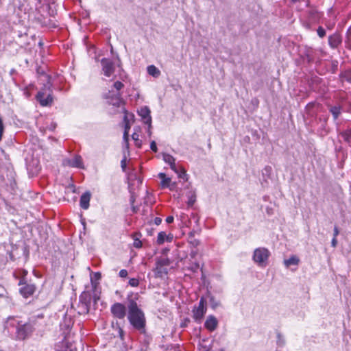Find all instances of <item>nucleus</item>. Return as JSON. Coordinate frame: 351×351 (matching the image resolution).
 <instances>
[{
	"label": "nucleus",
	"instance_id": "11",
	"mask_svg": "<svg viewBox=\"0 0 351 351\" xmlns=\"http://www.w3.org/2000/svg\"><path fill=\"white\" fill-rule=\"evenodd\" d=\"M64 166L84 169L82 158L80 155H75L72 159H65L63 161Z\"/></svg>",
	"mask_w": 351,
	"mask_h": 351
},
{
	"label": "nucleus",
	"instance_id": "37",
	"mask_svg": "<svg viewBox=\"0 0 351 351\" xmlns=\"http://www.w3.org/2000/svg\"><path fill=\"white\" fill-rule=\"evenodd\" d=\"M173 221V217H172V216H168V217L166 218V222H167V223H171Z\"/></svg>",
	"mask_w": 351,
	"mask_h": 351
},
{
	"label": "nucleus",
	"instance_id": "1",
	"mask_svg": "<svg viewBox=\"0 0 351 351\" xmlns=\"http://www.w3.org/2000/svg\"><path fill=\"white\" fill-rule=\"evenodd\" d=\"M128 319L130 324L138 330H143L145 326V317L143 311L138 308L137 303L130 300L128 304Z\"/></svg>",
	"mask_w": 351,
	"mask_h": 351
},
{
	"label": "nucleus",
	"instance_id": "45",
	"mask_svg": "<svg viewBox=\"0 0 351 351\" xmlns=\"http://www.w3.org/2000/svg\"><path fill=\"white\" fill-rule=\"evenodd\" d=\"M332 27H333V25H329V26H328V28H330V29H332Z\"/></svg>",
	"mask_w": 351,
	"mask_h": 351
},
{
	"label": "nucleus",
	"instance_id": "27",
	"mask_svg": "<svg viewBox=\"0 0 351 351\" xmlns=\"http://www.w3.org/2000/svg\"><path fill=\"white\" fill-rule=\"evenodd\" d=\"M166 237H167V234L165 232H160L158 234L157 243L159 245L162 244L165 242Z\"/></svg>",
	"mask_w": 351,
	"mask_h": 351
},
{
	"label": "nucleus",
	"instance_id": "38",
	"mask_svg": "<svg viewBox=\"0 0 351 351\" xmlns=\"http://www.w3.org/2000/svg\"><path fill=\"white\" fill-rule=\"evenodd\" d=\"M339 234V232L338 228L337 226H335L334 228L333 237L337 238V237L338 236Z\"/></svg>",
	"mask_w": 351,
	"mask_h": 351
},
{
	"label": "nucleus",
	"instance_id": "46",
	"mask_svg": "<svg viewBox=\"0 0 351 351\" xmlns=\"http://www.w3.org/2000/svg\"><path fill=\"white\" fill-rule=\"evenodd\" d=\"M332 27H333V25H329V26H328V28H330V29H332Z\"/></svg>",
	"mask_w": 351,
	"mask_h": 351
},
{
	"label": "nucleus",
	"instance_id": "43",
	"mask_svg": "<svg viewBox=\"0 0 351 351\" xmlns=\"http://www.w3.org/2000/svg\"><path fill=\"white\" fill-rule=\"evenodd\" d=\"M292 1H295V2H296V1H304V2H306L307 1V0H292Z\"/></svg>",
	"mask_w": 351,
	"mask_h": 351
},
{
	"label": "nucleus",
	"instance_id": "29",
	"mask_svg": "<svg viewBox=\"0 0 351 351\" xmlns=\"http://www.w3.org/2000/svg\"><path fill=\"white\" fill-rule=\"evenodd\" d=\"M128 284L132 287H136L139 285V280L137 278H130Z\"/></svg>",
	"mask_w": 351,
	"mask_h": 351
},
{
	"label": "nucleus",
	"instance_id": "3",
	"mask_svg": "<svg viewBox=\"0 0 351 351\" xmlns=\"http://www.w3.org/2000/svg\"><path fill=\"white\" fill-rule=\"evenodd\" d=\"M170 263L171 262L168 258H159L156 261V267L153 270L155 278H162L167 275Z\"/></svg>",
	"mask_w": 351,
	"mask_h": 351
},
{
	"label": "nucleus",
	"instance_id": "36",
	"mask_svg": "<svg viewBox=\"0 0 351 351\" xmlns=\"http://www.w3.org/2000/svg\"><path fill=\"white\" fill-rule=\"evenodd\" d=\"M331 245L333 247H335L337 245V239L335 237H333L331 241Z\"/></svg>",
	"mask_w": 351,
	"mask_h": 351
},
{
	"label": "nucleus",
	"instance_id": "20",
	"mask_svg": "<svg viewBox=\"0 0 351 351\" xmlns=\"http://www.w3.org/2000/svg\"><path fill=\"white\" fill-rule=\"evenodd\" d=\"M163 158H164V160L170 165L171 169H174L175 167H176V164H175V159L174 158L169 155V154H165L163 156Z\"/></svg>",
	"mask_w": 351,
	"mask_h": 351
},
{
	"label": "nucleus",
	"instance_id": "31",
	"mask_svg": "<svg viewBox=\"0 0 351 351\" xmlns=\"http://www.w3.org/2000/svg\"><path fill=\"white\" fill-rule=\"evenodd\" d=\"M150 149L154 152H157L158 151V149H157V146H156V143L155 141H152L151 143H150Z\"/></svg>",
	"mask_w": 351,
	"mask_h": 351
},
{
	"label": "nucleus",
	"instance_id": "23",
	"mask_svg": "<svg viewBox=\"0 0 351 351\" xmlns=\"http://www.w3.org/2000/svg\"><path fill=\"white\" fill-rule=\"evenodd\" d=\"M187 197H188V202H187L188 206H193L196 201V195H195V192L190 191L188 193Z\"/></svg>",
	"mask_w": 351,
	"mask_h": 351
},
{
	"label": "nucleus",
	"instance_id": "16",
	"mask_svg": "<svg viewBox=\"0 0 351 351\" xmlns=\"http://www.w3.org/2000/svg\"><path fill=\"white\" fill-rule=\"evenodd\" d=\"M341 36L337 33H335L328 37L329 45L333 49L337 48L341 44Z\"/></svg>",
	"mask_w": 351,
	"mask_h": 351
},
{
	"label": "nucleus",
	"instance_id": "42",
	"mask_svg": "<svg viewBox=\"0 0 351 351\" xmlns=\"http://www.w3.org/2000/svg\"><path fill=\"white\" fill-rule=\"evenodd\" d=\"M125 165H126L125 160H123L121 161V167H122V168H123V169H125Z\"/></svg>",
	"mask_w": 351,
	"mask_h": 351
},
{
	"label": "nucleus",
	"instance_id": "10",
	"mask_svg": "<svg viewBox=\"0 0 351 351\" xmlns=\"http://www.w3.org/2000/svg\"><path fill=\"white\" fill-rule=\"evenodd\" d=\"M101 64L102 66V71L106 77H110L114 72V65L113 62L108 58H103L101 60Z\"/></svg>",
	"mask_w": 351,
	"mask_h": 351
},
{
	"label": "nucleus",
	"instance_id": "4",
	"mask_svg": "<svg viewBox=\"0 0 351 351\" xmlns=\"http://www.w3.org/2000/svg\"><path fill=\"white\" fill-rule=\"evenodd\" d=\"M128 184L130 193H131L130 202L132 208L134 213H136L138 210L137 207L134 206V195L136 188H138L142 184L143 180L141 177H128Z\"/></svg>",
	"mask_w": 351,
	"mask_h": 351
},
{
	"label": "nucleus",
	"instance_id": "44",
	"mask_svg": "<svg viewBox=\"0 0 351 351\" xmlns=\"http://www.w3.org/2000/svg\"><path fill=\"white\" fill-rule=\"evenodd\" d=\"M158 176H166L164 173H160Z\"/></svg>",
	"mask_w": 351,
	"mask_h": 351
},
{
	"label": "nucleus",
	"instance_id": "48",
	"mask_svg": "<svg viewBox=\"0 0 351 351\" xmlns=\"http://www.w3.org/2000/svg\"><path fill=\"white\" fill-rule=\"evenodd\" d=\"M38 1L39 2H40V1H41V0H38Z\"/></svg>",
	"mask_w": 351,
	"mask_h": 351
},
{
	"label": "nucleus",
	"instance_id": "32",
	"mask_svg": "<svg viewBox=\"0 0 351 351\" xmlns=\"http://www.w3.org/2000/svg\"><path fill=\"white\" fill-rule=\"evenodd\" d=\"M121 278H126L128 276V271L126 269H121L119 274Z\"/></svg>",
	"mask_w": 351,
	"mask_h": 351
},
{
	"label": "nucleus",
	"instance_id": "21",
	"mask_svg": "<svg viewBox=\"0 0 351 351\" xmlns=\"http://www.w3.org/2000/svg\"><path fill=\"white\" fill-rule=\"evenodd\" d=\"M341 136H342L343 140L348 143L351 146V130L348 129L343 131V132H341Z\"/></svg>",
	"mask_w": 351,
	"mask_h": 351
},
{
	"label": "nucleus",
	"instance_id": "35",
	"mask_svg": "<svg viewBox=\"0 0 351 351\" xmlns=\"http://www.w3.org/2000/svg\"><path fill=\"white\" fill-rule=\"evenodd\" d=\"M154 222L156 225L158 226L161 223L162 219L160 217H155L154 219Z\"/></svg>",
	"mask_w": 351,
	"mask_h": 351
},
{
	"label": "nucleus",
	"instance_id": "26",
	"mask_svg": "<svg viewBox=\"0 0 351 351\" xmlns=\"http://www.w3.org/2000/svg\"><path fill=\"white\" fill-rule=\"evenodd\" d=\"M345 43L346 47L351 50V27L347 31L346 40Z\"/></svg>",
	"mask_w": 351,
	"mask_h": 351
},
{
	"label": "nucleus",
	"instance_id": "17",
	"mask_svg": "<svg viewBox=\"0 0 351 351\" xmlns=\"http://www.w3.org/2000/svg\"><path fill=\"white\" fill-rule=\"evenodd\" d=\"M161 178H162L160 183L162 188H169L170 190H175L177 188L176 182H172L170 177Z\"/></svg>",
	"mask_w": 351,
	"mask_h": 351
},
{
	"label": "nucleus",
	"instance_id": "30",
	"mask_svg": "<svg viewBox=\"0 0 351 351\" xmlns=\"http://www.w3.org/2000/svg\"><path fill=\"white\" fill-rule=\"evenodd\" d=\"M317 32L320 38H323L326 35V31L322 27H319L317 30Z\"/></svg>",
	"mask_w": 351,
	"mask_h": 351
},
{
	"label": "nucleus",
	"instance_id": "7",
	"mask_svg": "<svg viewBox=\"0 0 351 351\" xmlns=\"http://www.w3.org/2000/svg\"><path fill=\"white\" fill-rule=\"evenodd\" d=\"M113 87L116 89L117 93L109 97L110 99V104L115 106H120L123 101L121 98V95L119 91L124 87V84L120 81H117L114 83Z\"/></svg>",
	"mask_w": 351,
	"mask_h": 351
},
{
	"label": "nucleus",
	"instance_id": "5",
	"mask_svg": "<svg viewBox=\"0 0 351 351\" xmlns=\"http://www.w3.org/2000/svg\"><path fill=\"white\" fill-rule=\"evenodd\" d=\"M206 311L207 307L206 301L204 298H202L199 300L198 305L197 306H194L192 310L193 318L194 321L197 324H200L202 322Z\"/></svg>",
	"mask_w": 351,
	"mask_h": 351
},
{
	"label": "nucleus",
	"instance_id": "19",
	"mask_svg": "<svg viewBox=\"0 0 351 351\" xmlns=\"http://www.w3.org/2000/svg\"><path fill=\"white\" fill-rule=\"evenodd\" d=\"M147 70L149 75L154 77H158L160 74V70L154 65L148 66Z\"/></svg>",
	"mask_w": 351,
	"mask_h": 351
},
{
	"label": "nucleus",
	"instance_id": "9",
	"mask_svg": "<svg viewBox=\"0 0 351 351\" xmlns=\"http://www.w3.org/2000/svg\"><path fill=\"white\" fill-rule=\"evenodd\" d=\"M33 328L31 324H24L19 325L16 328V335L19 339H25L31 334Z\"/></svg>",
	"mask_w": 351,
	"mask_h": 351
},
{
	"label": "nucleus",
	"instance_id": "22",
	"mask_svg": "<svg viewBox=\"0 0 351 351\" xmlns=\"http://www.w3.org/2000/svg\"><path fill=\"white\" fill-rule=\"evenodd\" d=\"M330 112L332 113L335 119H337L341 114V107L339 106H335L330 108Z\"/></svg>",
	"mask_w": 351,
	"mask_h": 351
},
{
	"label": "nucleus",
	"instance_id": "12",
	"mask_svg": "<svg viewBox=\"0 0 351 351\" xmlns=\"http://www.w3.org/2000/svg\"><path fill=\"white\" fill-rule=\"evenodd\" d=\"M19 285H23L20 289V293L25 298L32 295L36 290L34 285L24 283L23 280H20Z\"/></svg>",
	"mask_w": 351,
	"mask_h": 351
},
{
	"label": "nucleus",
	"instance_id": "6",
	"mask_svg": "<svg viewBox=\"0 0 351 351\" xmlns=\"http://www.w3.org/2000/svg\"><path fill=\"white\" fill-rule=\"evenodd\" d=\"M269 256V251L265 248H257L254 250L253 260L258 265L263 267L267 265V261Z\"/></svg>",
	"mask_w": 351,
	"mask_h": 351
},
{
	"label": "nucleus",
	"instance_id": "28",
	"mask_svg": "<svg viewBox=\"0 0 351 351\" xmlns=\"http://www.w3.org/2000/svg\"><path fill=\"white\" fill-rule=\"evenodd\" d=\"M94 279L91 278V283L92 285L94 287H96V283L95 282V280H99L101 278V275L99 272H95L93 274Z\"/></svg>",
	"mask_w": 351,
	"mask_h": 351
},
{
	"label": "nucleus",
	"instance_id": "18",
	"mask_svg": "<svg viewBox=\"0 0 351 351\" xmlns=\"http://www.w3.org/2000/svg\"><path fill=\"white\" fill-rule=\"evenodd\" d=\"M300 259L296 256H291L289 259L284 261V264L287 267H289L291 265H298L299 264Z\"/></svg>",
	"mask_w": 351,
	"mask_h": 351
},
{
	"label": "nucleus",
	"instance_id": "33",
	"mask_svg": "<svg viewBox=\"0 0 351 351\" xmlns=\"http://www.w3.org/2000/svg\"><path fill=\"white\" fill-rule=\"evenodd\" d=\"M134 246L136 248H140L142 246V242L138 239H136L134 241Z\"/></svg>",
	"mask_w": 351,
	"mask_h": 351
},
{
	"label": "nucleus",
	"instance_id": "41",
	"mask_svg": "<svg viewBox=\"0 0 351 351\" xmlns=\"http://www.w3.org/2000/svg\"><path fill=\"white\" fill-rule=\"evenodd\" d=\"M124 138H128V126L125 127V132H124Z\"/></svg>",
	"mask_w": 351,
	"mask_h": 351
},
{
	"label": "nucleus",
	"instance_id": "14",
	"mask_svg": "<svg viewBox=\"0 0 351 351\" xmlns=\"http://www.w3.org/2000/svg\"><path fill=\"white\" fill-rule=\"evenodd\" d=\"M90 197L91 194L89 191H86L82 195L80 200V206L82 209L87 210L89 208Z\"/></svg>",
	"mask_w": 351,
	"mask_h": 351
},
{
	"label": "nucleus",
	"instance_id": "24",
	"mask_svg": "<svg viewBox=\"0 0 351 351\" xmlns=\"http://www.w3.org/2000/svg\"><path fill=\"white\" fill-rule=\"evenodd\" d=\"M80 302L84 303L86 305H88L90 301V295L88 292L84 291L81 295L80 296Z\"/></svg>",
	"mask_w": 351,
	"mask_h": 351
},
{
	"label": "nucleus",
	"instance_id": "8",
	"mask_svg": "<svg viewBox=\"0 0 351 351\" xmlns=\"http://www.w3.org/2000/svg\"><path fill=\"white\" fill-rule=\"evenodd\" d=\"M111 313L115 318L123 319L126 315V307L120 302H116L111 306Z\"/></svg>",
	"mask_w": 351,
	"mask_h": 351
},
{
	"label": "nucleus",
	"instance_id": "39",
	"mask_svg": "<svg viewBox=\"0 0 351 351\" xmlns=\"http://www.w3.org/2000/svg\"><path fill=\"white\" fill-rule=\"evenodd\" d=\"M132 138L134 140V141H137L138 138V135L136 133L133 134Z\"/></svg>",
	"mask_w": 351,
	"mask_h": 351
},
{
	"label": "nucleus",
	"instance_id": "25",
	"mask_svg": "<svg viewBox=\"0 0 351 351\" xmlns=\"http://www.w3.org/2000/svg\"><path fill=\"white\" fill-rule=\"evenodd\" d=\"M341 78L342 81H347L351 82V70H346L341 73Z\"/></svg>",
	"mask_w": 351,
	"mask_h": 351
},
{
	"label": "nucleus",
	"instance_id": "2",
	"mask_svg": "<svg viewBox=\"0 0 351 351\" xmlns=\"http://www.w3.org/2000/svg\"><path fill=\"white\" fill-rule=\"evenodd\" d=\"M43 80L47 81V84L40 91L38 92L36 98L40 104L43 106H51L53 99L52 97L51 84L50 82V76L47 74H43Z\"/></svg>",
	"mask_w": 351,
	"mask_h": 351
},
{
	"label": "nucleus",
	"instance_id": "15",
	"mask_svg": "<svg viewBox=\"0 0 351 351\" xmlns=\"http://www.w3.org/2000/svg\"><path fill=\"white\" fill-rule=\"evenodd\" d=\"M138 114L144 119L145 123L151 125L152 118L150 116V110L147 107H146V106L142 107L138 110Z\"/></svg>",
	"mask_w": 351,
	"mask_h": 351
},
{
	"label": "nucleus",
	"instance_id": "34",
	"mask_svg": "<svg viewBox=\"0 0 351 351\" xmlns=\"http://www.w3.org/2000/svg\"><path fill=\"white\" fill-rule=\"evenodd\" d=\"M68 189H70L73 193H76V188L73 184H71L68 186Z\"/></svg>",
	"mask_w": 351,
	"mask_h": 351
},
{
	"label": "nucleus",
	"instance_id": "13",
	"mask_svg": "<svg viewBox=\"0 0 351 351\" xmlns=\"http://www.w3.org/2000/svg\"><path fill=\"white\" fill-rule=\"evenodd\" d=\"M205 328L210 332H213L218 326V321L214 315H209L204 323Z\"/></svg>",
	"mask_w": 351,
	"mask_h": 351
},
{
	"label": "nucleus",
	"instance_id": "40",
	"mask_svg": "<svg viewBox=\"0 0 351 351\" xmlns=\"http://www.w3.org/2000/svg\"><path fill=\"white\" fill-rule=\"evenodd\" d=\"M135 145L140 148L141 147V141L138 139L137 141H135Z\"/></svg>",
	"mask_w": 351,
	"mask_h": 351
},
{
	"label": "nucleus",
	"instance_id": "47",
	"mask_svg": "<svg viewBox=\"0 0 351 351\" xmlns=\"http://www.w3.org/2000/svg\"><path fill=\"white\" fill-rule=\"evenodd\" d=\"M182 171L183 173H185V170L184 169H182Z\"/></svg>",
	"mask_w": 351,
	"mask_h": 351
}]
</instances>
